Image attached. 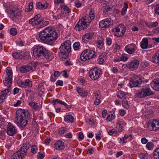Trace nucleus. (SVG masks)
<instances>
[{
	"label": "nucleus",
	"mask_w": 159,
	"mask_h": 159,
	"mask_svg": "<svg viewBox=\"0 0 159 159\" xmlns=\"http://www.w3.org/2000/svg\"><path fill=\"white\" fill-rule=\"evenodd\" d=\"M39 36L42 43L51 45H53L58 37L57 33L50 27L45 28L40 32Z\"/></svg>",
	"instance_id": "f257e3e1"
},
{
	"label": "nucleus",
	"mask_w": 159,
	"mask_h": 159,
	"mask_svg": "<svg viewBox=\"0 0 159 159\" xmlns=\"http://www.w3.org/2000/svg\"><path fill=\"white\" fill-rule=\"evenodd\" d=\"M16 118L19 120L18 122H19L21 127L22 128L25 127L30 118L28 111L19 109L16 111Z\"/></svg>",
	"instance_id": "f03ea898"
},
{
	"label": "nucleus",
	"mask_w": 159,
	"mask_h": 159,
	"mask_svg": "<svg viewBox=\"0 0 159 159\" xmlns=\"http://www.w3.org/2000/svg\"><path fill=\"white\" fill-rule=\"evenodd\" d=\"M71 42L68 40L62 43L59 50V56L63 60H64L68 57L69 54L71 52Z\"/></svg>",
	"instance_id": "7ed1b4c3"
},
{
	"label": "nucleus",
	"mask_w": 159,
	"mask_h": 159,
	"mask_svg": "<svg viewBox=\"0 0 159 159\" xmlns=\"http://www.w3.org/2000/svg\"><path fill=\"white\" fill-rule=\"evenodd\" d=\"M33 54L36 58L44 57L48 59L49 58L48 50L44 47L40 46H37L34 48Z\"/></svg>",
	"instance_id": "20e7f679"
},
{
	"label": "nucleus",
	"mask_w": 159,
	"mask_h": 159,
	"mask_svg": "<svg viewBox=\"0 0 159 159\" xmlns=\"http://www.w3.org/2000/svg\"><path fill=\"white\" fill-rule=\"evenodd\" d=\"M102 72V69L98 67H95L89 71V76L93 80H98L101 76Z\"/></svg>",
	"instance_id": "39448f33"
},
{
	"label": "nucleus",
	"mask_w": 159,
	"mask_h": 159,
	"mask_svg": "<svg viewBox=\"0 0 159 159\" xmlns=\"http://www.w3.org/2000/svg\"><path fill=\"white\" fill-rule=\"evenodd\" d=\"M153 94L150 88L144 87L136 93L135 96L137 98H141Z\"/></svg>",
	"instance_id": "423d86ee"
},
{
	"label": "nucleus",
	"mask_w": 159,
	"mask_h": 159,
	"mask_svg": "<svg viewBox=\"0 0 159 159\" xmlns=\"http://www.w3.org/2000/svg\"><path fill=\"white\" fill-rule=\"evenodd\" d=\"M95 53L93 50L87 49L81 53L80 57V59L82 61H85L89 59L96 56Z\"/></svg>",
	"instance_id": "0eeeda50"
},
{
	"label": "nucleus",
	"mask_w": 159,
	"mask_h": 159,
	"mask_svg": "<svg viewBox=\"0 0 159 159\" xmlns=\"http://www.w3.org/2000/svg\"><path fill=\"white\" fill-rule=\"evenodd\" d=\"M89 23H87L84 19H81L75 25L74 30L78 31H80L81 30H85L88 27Z\"/></svg>",
	"instance_id": "6e6552de"
},
{
	"label": "nucleus",
	"mask_w": 159,
	"mask_h": 159,
	"mask_svg": "<svg viewBox=\"0 0 159 159\" xmlns=\"http://www.w3.org/2000/svg\"><path fill=\"white\" fill-rule=\"evenodd\" d=\"M125 30L126 28L124 25L120 24L112 30V32L115 36L121 37L125 33Z\"/></svg>",
	"instance_id": "1a4fd4ad"
},
{
	"label": "nucleus",
	"mask_w": 159,
	"mask_h": 159,
	"mask_svg": "<svg viewBox=\"0 0 159 159\" xmlns=\"http://www.w3.org/2000/svg\"><path fill=\"white\" fill-rule=\"evenodd\" d=\"M6 12L7 13L8 16L11 18H17L21 16V13L20 11H18L16 8L6 9Z\"/></svg>",
	"instance_id": "9d476101"
},
{
	"label": "nucleus",
	"mask_w": 159,
	"mask_h": 159,
	"mask_svg": "<svg viewBox=\"0 0 159 159\" xmlns=\"http://www.w3.org/2000/svg\"><path fill=\"white\" fill-rule=\"evenodd\" d=\"M27 150H19L13 153L10 157L9 159H22L26 155Z\"/></svg>",
	"instance_id": "9b49d317"
},
{
	"label": "nucleus",
	"mask_w": 159,
	"mask_h": 159,
	"mask_svg": "<svg viewBox=\"0 0 159 159\" xmlns=\"http://www.w3.org/2000/svg\"><path fill=\"white\" fill-rule=\"evenodd\" d=\"M147 127L150 130L155 131L159 129V121L153 120L151 122H148Z\"/></svg>",
	"instance_id": "f8f14e48"
},
{
	"label": "nucleus",
	"mask_w": 159,
	"mask_h": 159,
	"mask_svg": "<svg viewBox=\"0 0 159 159\" xmlns=\"http://www.w3.org/2000/svg\"><path fill=\"white\" fill-rule=\"evenodd\" d=\"M17 132V129L16 127L10 123H9L7 127V134L9 136H12Z\"/></svg>",
	"instance_id": "ddd939ff"
},
{
	"label": "nucleus",
	"mask_w": 159,
	"mask_h": 159,
	"mask_svg": "<svg viewBox=\"0 0 159 159\" xmlns=\"http://www.w3.org/2000/svg\"><path fill=\"white\" fill-rule=\"evenodd\" d=\"M137 49V47L135 44L133 43L126 45L125 48V51L129 54L134 53Z\"/></svg>",
	"instance_id": "4468645a"
},
{
	"label": "nucleus",
	"mask_w": 159,
	"mask_h": 159,
	"mask_svg": "<svg viewBox=\"0 0 159 159\" xmlns=\"http://www.w3.org/2000/svg\"><path fill=\"white\" fill-rule=\"evenodd\" d=\"M111 19L110 18H106L100 21L99 25L100 27L107 28L111 25Z\"/></svg>",
	"instance_id": "2eb2a0df"
},
{
	"label": "nucleus",
	"mask_w": 159,
	"mask_h": 159,
	"mask_svg": "<svg viewBox=\"0 0 159 159\" xmlns=\"http://www.w3.org/2000/svg\"><path fill=\"white\" fill-rule=\"evenodd\" d=\"M142 83L141 79L139 80L137 78H133L130 80L129 85L131 88L134 87H139Z\"/></svg>",
	"instance_id": "dca6fc26"
},
{
	"label": "nucleus",
	"mask_w": 159,
	"mask_h": 159,
	"mask_svg": "<svg viewBox=\"0 0 159 159\" xmlns=\"http://www.w3.org/2000/svg\"><path fill=\"white\" fill-rule=\"evenodd\" d=\"M17 83L19 86L21 87H23L25 86L31 87L32 86V82L28 79H26L24 82L18 80Z\"/></svg>",
	"instance_id": "f3484780"
},
{
	"label": "nucleus",
	"mask_w": 159,
	"mask_h": 159,
	"mask_svg": "<svg viewBox=\"0 0 159 159\" xmlns=\"http://www.w3.org/2000/svg\"><path fill=\"white\" fill-rule=\"evenodd\" d=\"M139 65V61L136 59L132 61L129 64V68L132 70H136Z\"/></svg>",
	"instance_id": "a211bd4d"
},
{
	"label": "nucleus",
	"mask_w": 159,
	"mask_h": 159,
	"mask_svg": "<svg viewBox=\"0 0 159 159\" xmlns=\"http://www.w3.org/2000/svg\"><path fill=\"white\" fill-rule=\"evenodd\" d=\"M151 85L154 90L159 91V79L153 80L151 83Z\"/></svg>",
	"instance_id": "6ab92c4d"
},
{
	"label": "nucleus",
	"mask_w": 159,
	"mask_h": 159,
	"mask_svg": "<svg viewBox=\"0 0 159 159\" xmlns=\"http://www.w3.org/2000/svg\"><path fill=\"white\" fill-rule=\"evenodd\" d=\"M11 91L10 88L6 89L3 91H0V102H2L5 99L7 93Z\"/></svg>",
	"instance_id": "aec40b11"
},
{
	"label": "nucleus",
	"mask_w": 159,
	"mask_h": 159,
	"mask_svg": "<svg viewBox=\"0 0 159 159\" xmlns=\"http://www.w3.org/2000/svg\"><path fill=\"white\" fill-rule=\"evenodd\" d=\"M93 33H86L84 35L82 38L83 42L87 43L89 40L92 39L93 36Z\"/></svg>",
	"instance_id": "412c9836"
},
{
	"label": "nucleus",
	"mask_w": 159,
	"mask_h": 159,
	"mask_svg": "<svg viewBox=\"0 0 159 159\" xmlns=\"http://www.w3.org/2000/svg\"><path fill=\"white\" fill-rule=\"evenodd\" d=\"M76 90L79 95L83 97L87 96L88 94V92L82 88L77 87H76Z\"/></svg>",
	"instance_id": "4be33fe9"
},
{
	"label": "nucleus",
	"mask_w": 159,
	"mask_h": 159,
	"mask_svg": "<svg viewBox=\"0 0 159 159\" xmlns=\"http://www.w3.org/2000/svg\"><path fill=\"white\" fill-rule=\"evenodd\" d=\"M51 102L52 103V104L54 105H55L56 103H57L64 105L66 108H71V106H69L65 102L58 99L53 100Z\"/></svg>",
	"instance_id": "5701e85b"
},
{
	"label": "nucleus",
	"mask_w": 159,
	"mask_h": 159,
	"mask_svg": "<svg viewBox=\"0 0 159 159\" xmlns=\"http://www.w3.org/2000/svg\"><path fill=\"white\" fill-rule=\"evenodd\" d=\"M54 148L56 149H63L65 148L64 143L61 140H59L55 143Z\"/></svg>",
	"instance_id": "b1692460"
},
{
	"label": "nucleus",
	"mask_w": 159,
	"mask_h": 159,
	"mask_svg": "<svg viewBox=\"0 0 159 159\" xmlns=\"http://www.w3.org/2000/svg\"><path fill=\"white\" fill-rule=\"evenodd\" d=\"M32 69V67L30 66H24L20 67V71L23 73H26Z\"/></svg>",
	"instance_id": "393cba45"
},
{
	"label": "nucleus",
	"mask_w": 159,
	"mask_h": 159,
	"mask_svg": "<svg viewBox=\"0 0 159 159\" xmlns=\"http://www.w3.org/2000/svg\"><path fill=\"white\" fill-rule=\"evenodd\" d=\"M152 61L155 64L159 63V52L153 55L152 57Z\"/></svg>",
	"instance_id": "a878e982"
},
{
	"label": "nucleus",
	"mask_w": 159,
	"mask_h": 159,
	"mask_svg": "<svg viewBox=\"0 0 159 159\" xmlns=\"http://www.w3.org/2000/svg\"><path fill=\"white\" fill-rule=\"evenodd\" d=\"M148 40L147 38H143L141 42V47L143 49L148 48Z\"/></svg>",
	"instance_id": "bb28decb"
},
{
	"label": "nucleus",
	"mask_w": 159,
	"mask_h": 159,
	"mask_svg": "<svg viewBox=\"0 0 159 159\" xmlns=\"http://www.w3.org/2000/svg\"><path fill=\"white\" fill-rule=\"evenodd\" d=\"M38 90L39 92V95L41 97L43 93V92L44 91V87L43 83H40L39 84Z\"/></svg>",
	"instance_id": "cd10ccee"
},
{
	"label": "nucleus",
	"mask_w": 159,
	"mask_h": 159,
	"mask_svg": "<svg viewBox=\"0 0 159 159\" xmlns=\"http://www.w3.org/2000/svg\"><path fill=\"white\" fill-rule=\"evenodd\" d=\"M29 105L30 106L31 108L36 110H39L40 108L39 106L38 105L37 103L34 102H30L28 103Z\"/></svg>",
	"instance_id": "c85d7f7f"
},
{
	"label": "nucleus",
	"mask_w": 159,
	"mask_h": 159,
	"mask_svg": "<svg viewBox=\"0 0 159 159\" xmlns=\"http://www.w3.org/2000/svg\"><path fill=\"white\" fill-rule=\"evenodd\" d=\"M48 7V4L45 3L44 4H43L41 2H39L37 4V7L40 9H46Z\"/></svg>",
	"instance_id": "c756f323"
},
{
	"label": "nucleus",
	"mask_w": 159,
	"mask_h": 159,
	"mask_svg": "<svg viewBox=\"0 0 159 159\" xmlns=\"http://www.w3.org/2000/svg\"><path fill=\"white\" fill-rule=\"evenodd\" d=\"M13 57L15 59H23L24 57V56L21 54L19 52H16L12 53Z\"/></svg>",
	"instance_id": "7c9ffc66"
},
{
	"label": "nucleus",
	"mask_w": 159,
	"mask_h": 159,
	"mask_svg": "<svg viewBox=\"0 0 159 159\" xmlns=\"http://www.w3.org/2000/svg\"><path fill=\"white\" fill-rule=\"evenodd\" d=\"M12 82V80L9 79H5V80H3V82L5 85L7 86H8L7 89L10 88H10V86L11 85Z\"/></svg>",
	"instance_id": "2f4dec72"
},
{
	"label": "nucleus",
	"mask_w": 159,
	"mask_h": 159,
	"mask_svg": "<svg viewBox=\"0 0 159 159\" xmlns=\"http://www.w3.org/2000/svg\"><path fill=\"white\" fill-rule=\"evenodd\" d=\"M41 21H42L41 22V25L39 26H37L36 27V28L37 29H38L39 28H42L46 26L48 24L49 22L48 21L43 20V19L42 18L41 19Z\"/></svg>",
	"instance_id": "473e14b6"
},
{
	"label": "nucleus",
	"mask_w": 159,
	"mask_h": 159,
	"mask_svg": "<svg viewBox=\"0 0 159 159\" xmlns=\"http://www.w3.org/2000/svg\"><path fill=\"white\" fill-rule=\"evenodd\" d=\"M74 118L71 115H67L64 118V120L66 121H70L71 123L74 122Z\"/></svg>",
	"instance_id": "72a5a7b5"
},
{
	"label": "nucleus",
	"mask_w": 159,
	"mask_h": 159,
	"mask_svg": "<svg viewBox=\"0 0 159 159\" xmlns=\"http://www.w3.org/2000/svg\"><path fill=\"white\" fill-rule=\"evenodd\" d=\"M6 73L7 75V77H5V79H9L12 80V71L10 70L7 69L6 70Z\"/></svg>",
	"instance_id": "f704fd0d"
},
{
	"label": "nucleus",
	"mask_w": 159,
	"mask_h": 159,
	"mask_svg": "<svg viewBox=\"0 0 159 159\" xmlns=\"http://www.w3.org/2000/svg\"><path fill=\"white\" fill-rule=\"evenodd\" d=\"M128 7V4L126 3H124V7L122 9V11H121V14L124 16L125 15L126 12V11Z\"/></svg>",
	"instance_id": "c9c22d12"
},
{
	"label": "nucleus",
	"mask_w": 159,
	"mask_h": 159,
	"mask_svg": "<svg viewBox=\"0 0 159 159\" xmlns=\"http://www.w3.org/2000/svg\"><path fill=\"white\" fill-rule=\"evenodd\" d=\"M66 132L67 129L64 127H61L58 129V133L60 135L63 134Z\"/></svg>",
	"instance_id": "e433bc0d"
},
{
	"label": "nucleus",
	"mask_w": 159,
	"mask_h": 159,
	"mask_svg": "<svg viewBox=\"0 0 159 159\" xmlns=\"http://www.w3.org/2000/svg\"><path fill=\"white\" fill-rule=\"evenodd\" d=\"M17 30L14 28H11L10 30V33L12 36H15L17 34Z\"/></svg>",
	"instance_id": "4c0bfd02"
},
{
	"label": "nucleus",
	"mask_w": 159,
	"mask_h": 159,
	"mask_svg": "<svg viewBox=\"0 0 159 159\" xmlns=\"http://www.w3.org/2000/svg\"><path fill=\"white\" fill-rule=\"evenodd\" d=\"M117 96L120 98H122L125 95V93L122 91H119L117 93Z\"/></svg>",
	"instance_id": "58836bf2"
},
{
	"label": "nucleus",
	"mask_w": 159,
	"mask_h": 159,
	"mask_svg": "<svg viewBox=\"0 0 159 159\" xmlns=\"http://www.w3.org/2000/svg\"><path fill=\"white\" fill-rule=\"evenodd\" d=\"M31 145L29 143H26L23 144V146L20 147V149H29Z\"/></svg>",
	"instance_id": "ea45409f"
},
{
	"label": "nucleus",
	"mask_w": 159,
	"mask_h": 159,
	"mask_svg": "<svg viewBox=\"0 0 159 159\" xmlns=\"http://www.w3.org/2000/svg\"><path fill=\"white\" fill-rule=\"evenodd\" d=\"M98 47L99 48L101 49L103 47L104 45L103 41L101 40H98L97 42Z\"/></svg>",
	"instance_id": "a19ab883"
},
{
	"label": "nucleus",
	"mask_w": 159,
	"mask_h": 159,
	"mask_svg": "<svg viewBox=\"0 0 159 159\" xmlns=\"http://www.w3.org/2000/svg\"><path fill=\"white\" fill-rule=\"evenodd\" d=\"M154 144L152 142H148L146 145V147L148 149H153L154 148Z\"/></svg>",
	"instance_id": "79ce46f5"
},
{
	"label": "nucleus",
	"mask_w": 159,
	"mask_h": 159,
	"mask_svg": "<svg viewBox=\"0 0 159 159\" xmlns=\"http://www.w3.org/2000/svg\"><path fill=\"white\" fill-rule=\"evenodd\" d=\"M117 133L118 131L114 129H112L108 132V134L110 135H113V134H116Z\"/></svg>",
	"instance_id": "37998d69"
},
{
	"label": "nucleus",
	"mask_w": 159,
	"mask_h": 159,
	"mask_svg": "<svg viewBox=\"0 0 159 159\" xmlns=\"http://www.w3.org/2000/svg\"><path fill=\"white\" fill-rule=\"evenodd\" d=\"M154 12L157 14L159 15V4H157L154 6Z\"/></svg>",
	"instance_id": "c03bdc74"
},
{
	"label": "nucleus",
	"mask_w": 159,
	"mask_h": 159,
	"mask_svg": "<svg viewBox=\"0 0 159 159\" xmlns=\"http://www.w3.org/2000/svg\"><path fill=\"white\" fill-rule=\"evenodd\" d=\"M94 94V97L96 99H101V93L99 91H96Z\"/></svg>",
	"instance_id": "a18cd8bd"
},
{
	"label": "nucleus",
	"mask_w": 159,
	"mask_h": 159,
	"mask_svg": "<svg viewBox=\"0 0 159 159\" xmlns=\"http://www.w3.org/2000/svg\"><path fill=\"white\" fill-rule=\"evenodd\" d=\"M153 156L155 159H159V152L155 150L154 152Z\"/></svg>",
	"instance_id": "49530a36"
},
{
	"label": "nucleus",
	"mask_w": 159,
	"mask_h": 159,
	"mask_svg": "<svg viewBox=\"0 0 159 159\" xmlns=\"http://www.w3.org/2000/svg\"><path fill=\"white\" fill-rule=\"evenodd\" d=\"M80 46V43L79 42H75L73 45V47L75 50H77L79 49V47Z\"/></svg>",
	"instance_id": "de8ad7c7"
},
{
	"label": "nucleus",
	"mask_w": 159,
	"mask_h": 159,
	"mask_svg": "<svg viewBox=\"0 0 159 159\" xmlns=\"http://www.w3.org/2000/svg\"><path fill=\"white\" fill-rule=\"evenodd\" d=\"M89 17L91 20H93L94 19L95 17V14L94 12L91 11L89 13Z\"/></svg>",
	"instance_id": "09e8293b"
},
{
	"label": "nucleus",
	"mask_w": 159,
	"mask_h": 159,
	"mask_svg": "<svg viewBox=\"0 0 159 159\" xmlns=\"http://www.w3.org/2000/svg\"><path fill=\"white\" fill-rule=\"evenodd\" d=\"M61 8L65 11H67V12L69 13L70 12V9L67 6L64 5L62 6Z\"/></svg>",
	"instance_id": "8fccbe9b"
},
{
	"label": "nucleus",
	"mask_w": 159,
	"mask_h": 159,
	"mask_svg": "<svg viewBox=\"0 0 159 159\" xmlns=\"http://www.w3.org/2000/svg\"><path fill=\"white\" fill-rule=\"evenodd\" d=\"M122 104L123 106L126 108H128L129 107L128 102L126 101H123L122 102Z\"/></svg>",
	"instance_id": "3c124183"
},
{
	"label": "nucleus",
	"mask_w": 159,
	"mask_h": 159,
	"mask_svg": "<svg viewBox=\"0 0 159 159\" xmlns=\"http://www.w3.org/2000/svg\"><path fill=\"white\" fill-rule=\"evenodd\" d=\"M6 137L5 132L4 131H1L0 133V138L2 140H4Z\"/></svg>",
	"instance_id": "603ef678"
},
{
	"label": "nucleus",
	"mask_w": 159,
	"mask_h": 159,
	"mask_svg": "<svg viewBox=\"0 0 159 159\" xmlns=\"http://www.w3.org/2000/svg\"><path fill=\"white\" fill-rule=\"evenodd\" d=\"M111 9V8L109 6H106L104 7L103 12L106 13L109 11H110Z\"/></svg>",
	"instance_id": "864d4df0"
},
{
	"label": "nucleus",
	"mask_w": 159,
	"mask_h": 159,
	"mask_svg": "<svg viewBox=\"0 0 159 159\" xmlns=\"http://www.w3.org/2000/svg\"><path fill=\"white\" fill-rule=\"evenodd\" d=\"M5 119L2 116L0 115V127L2 126L5 123Z\"/></svg>",
	"instance_id": "5fc2aeb1"
},
{
	"label": "nucleus",
	"mask_w": 159,
	"mask_h": 159,
	"mask_svg": "<svg viewBox=\"0 0 159 159\" xmlns=\"http://www.w3.org/2000/svg\"><path fill=\"white\" fill-rule=\"evenodd\" d=\"M148 156V154L147 153H145V154L144 153H141L139 154V156L140 158H141L142 159Z\"/></svg>",
	"instance_id": "6e6d98bb"
},
{
	"label": "nucleus",
	"mask_w": 159,
	"mask_h": 159,
	"mask_svg": "<svg viewBox=\"0 0 159 159\" xmlns=\"http://www.w3.org/2000/svg\"><path fill=\"white\" fill-rule=\"evenodd\" d=\"M106 41L108 45H110L111 44L112 40L110 38H107L106 39Z\"/></svg>",
	"instance_id": "4d7b16f0"
},
{
	"label": "nucleus",
	"mask_w": 159,
	"mask_h": 159,
	"mask_svg": "<svg viewBox=\"0 0 159 159\" xmlns=\"http://www.w3.org/2000/svg\"><path fill=\"white\" fill-rule=\"evenodd\" d=\"M42 21H41V19L38 21H35L33 23V26H38V25H41V22Z\"/></svg>",
	"instance_id": "13d9d810"
},
{
	"label": "nucleus",
	"mask_w": 159,
	"mask_h": 159,
	"mask_svg": "<svg viewBox=\"0 0 159 159\" xmlns=\"http://www.w3.org/2000/svg\"><path fill=\"white\" fill-rule=\"evenodd\" d=\"M128 59V57L127 56L122 54L120 57V60L123 61H126Z\"/></svg>",
	"instance_id": "bf43d9fd"
},
{
	"label": "nucleus",
	"mask_w": 159,
	"mask_h": 159,
	"mask_svg": "<svg viewBox=\"0 0 159 159\" xmlns=\"http://www.w3.org/2000/svg\"><path fill=\"white\" fill-rule=\"evenodd\" d=\"M117 126L118 127V131L119 132H121L122 130L123 126L120 123H118L117 125Z\"/></svg>",
	"instance_id": "052dcab7"
},
{
	"label": "nucleus",
	"mask_w": 159,
	"mask_h": 159,
	"mask_svg": "<svg viewBox=\"0 0 159 159\" xmlns=\"http://www.w3.org/2000/svg\"><path fill=\"white\" fill-rule=\"evenodd\" d=\"M63 81L61 80H59L56 83V84L57 85H60L61 86H62L63 85Z\"/></svg>",
	"instance_id": "680f3d73"
},
{
	"label": "nucleus",
	"mask_w": 159,
	"mask_h": 159,
	"mask_svg": "<svg viewBox=\"0 0 159 159\" xmlns=\"http://www.w3.org/2000/svg\"><path fill=\"white\" fill-rule=\"evenodd\" d=\"M84 136L82 132H80L78 134V138L79 140H81L84 138Z\"/></svg>",
	"instance_id": "e2e57ef3"
},
{
	"label": "nucleus",
	"mask_w": 159,
	"mask_h": 159,
	"mask_svg": "<svg viewBox=\"0 0 159 159\" xmlns=\"http://www.w3.org/2000/svg\"><path fill=\"white\" fill-rule=\"evenodd\" d=\"M37 157L39 159H42L44 157V155L43 154L40 153H38Z\"/></svg>",
	"instance_id": "0e129e2a"
},
{
	"label": "nucleus",
	"mask_w": 159,
	"mask_h": 159,
	"mask_svg": "<svg viewBox=\"0 0 159 159\" xmlns=\"http://www.w3.org/2000/svg\"><path fill=\"white\" fill-rule=\"evenodd\" d=\"M62 73V76L66 78H67L68 77V75L67 73V71L66 70H64L63 71L61 72V73Z\"/></svg>",
	"instance_id": "69168bd1"
},
{
	"label": "nucleus",
	"mask_w": 159,
	"mask_h": 159,
	"mask_svg": "<svg viewBox=\"0 0 159 159\" xmlns=\"http://www.w3.org/2000/svg\"><path fill=\"white\" fill-rule=\"evenodd\" d=\"M148 140L144 137L142 138L141 139V141L142 143L144 144L147 143V142H148Z\"/></svg>",
	"instance_id": "338daca9"
},
{
	"label": "nucleus",
	"mask_w": 159,
	"mask_h": 159,
	"mask_svg": "<svg viewBox=\"0 0 159 159\" xmlns=\"http://www.w3.org/2000/svg\"><path fill=\"white\" fill-rule=\"evenodd\" d=\"M153 32L155 34L159 33V27H157L153 29Z\"/></svg>",
	"instance_id": "774afa93"
}]
</instances>
